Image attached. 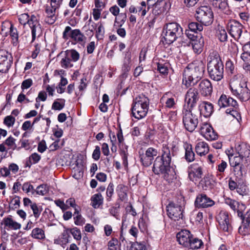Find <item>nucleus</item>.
<instances>
[{"label":"nucleus","instance_id":"39","mask_svg":"<svg viewBox=\"0 0 250 250\" xmlns=\"http://www.w3.org/2000/svg\"><path fill=\"white\" fill-rule=\"evenodd\" d=\"M10 35L12 39L13 44L17 45L18 43L19 35L17 28L13 24L10 25Z\"/></svg>","mask_w":250,"mask_h":250},{"label":"nucleus","instance_id":"5","mask_svg":"<svg viewBox=\"0 0 250 250\" xmlns=\"http://www.w3.org/2000/svg\"><path fill=\"white\" fill-rule=\"evenodd\" d=\"M176 239L179 244L184 248L195 250L201 248L203 243L201 239L193 236L190 231L182 229L176 234Z\"/></svg>","mask_w":250,"mask_h":250},{"label":"nucleus","instance_id":"36","mask_svg":"<svg viewBox=\"0 0 250 250\" xmlns=\"http://www.w3.org/2000/svg\"><path fill=\"white\" fill-rule=\"evenodd\" d=\"M128 146L125 145V147L121 149L120 154L122 157L123 161V165L125 167H127L128 166V160L127 158L128 156Z\"/></svg>","mask_w":250,"mask_h":250},{"label":"nucleus","instance_id":"33","mask_svg":"<svg viewBox=\"0 0 250 250\" xmlns=\"http://www.w3.org/2000/svg\"><path fill=\"white\" fill-rule=\"evenodd\" d=\"M126 20V15L125 13H122L118 15V17L115 19L114 26L121 27L125 23Z\"/></svg>","mask_w":250,"mask_h":250},{"label":"nucleus","instance_id":"46","mask_svg":"<svg viewBox=\"0 0 250 250\" xmlns=\"http://www.w3.org/2000/svg\"><path fill=\"white\" fill-rule=\"evenodd\" d=\"M217 36L221 42H226L228 40V35L224 29H219L217 32Z\"/></svg>","mask_w":250,"mask_h":250},{"label":"nucleus","instance_id":"21","mask_svg":"<svg viewBox=\"0 0 250 250\" xmlns=\"http://www.w3.org/2000/svg\"><path fill=\"white\" fill-rule=\"evenodd\" d=\"M188 173L189 180L192 182H196L203 175V166L197 163H194L190 165Z\"/></svg>","mask_w":250,"mask_h":250},{"label":"nucleus","instance_id":"37","mask_svg":"<svg viewBox=\"0 0 250 250\" xmlns=\"http://www.w3.org/2000/svg\"><path fill=\"white\" fill-rule=\"evenodd\" d=\"M31 236L35 239H43L45 238L44 232L42 229L36 228L32 230Z\"/></svg>","mask_w":250,"mask_h":250},{"label":"nucleus","instance_id":"9","mask_svg":"<svg viewBox=\"0 0 250 250\" xmlns=\"http://www.w3.org/2000/svg\"><path fill=\"white\" fill-rule=\"evenodd\" d=\"M182 114L183 123L185 129L189 132H193L198 124L199 115L194 109L186 108V104L184 106Z\"/></svg>","mask_w":250,"mask_h":250},{"label":"nucleus","instance_id":"55","mask_svg":"<svg viewBox=\"0 0 250 250\" xmlns=\"http://www.w3.org/2000/svg\"><path fill=\"white\" fill-rule=\"evenodd\" d=\"M33 84V81L31 79H27L24 80L21 85V88L22 91L26 89L29 88Z\"/></svg>","mask_w":250,"mask_h":250},{"label":"nucleus","instance_id":"45","mask_svg":"<svg viewBox=\"0 0 250 250\" xmlns=\"http://www.w3.org/2000/svg\"><path fill=\"white\" fill-rule=\"evenodd\" d=\"M20 199L18 196H13L10 203V207L13 209L19 208L21 204Z\"/></svg>","mask_w":250,"mask_h":250},{"label":"nucleus","instance_id":"30","mask_svg":"<svg viewBox=\"0 0 250 250\" xmlns=\"http://www.w3.org/2000/svg\"><path fill=\"white\" fill-rule=\"evenodd\" d=\"M131 54L129 53H127L125 54V57L124 59L123 64L122 66V70L124 74L127 73L131 68Z\"/></svg>","mask_w":250,"mask_h":250},{"label":"nucleus","instance_id":"31","mask_svg":"<svg viewBox=\"0 0 250 250\" xmlns=\"http://www.w3.org/2000/svg\"><path fill=\"white\" fill-rule=\"evenodd\" d=\"M225 203L233 210H237V211L238 209L241 210L245 208V206L244 204H241L240 205L238 202L230 198L226 199Z\"/></svg>","mask_w":250,"mask_h":250},{"label":"nucleus","instance_id":"6","mask_svg":"<svg viewBox=\"0 0 250 250\" xmlns=\"http://www.w3.org/2000/svg\"><path fill=\"white\" fill-rule=\"evenodd\" d=\"M182 34L183 29L178 23L171 22L166 23L163 28L162 41L165 44H170Z\"/></svg>","mask_w":250,"mask_h":250},{"label":"nucleus","instance_id":"32","mask_svg":"<svg viewBox=\"0 0 250 250\" xmlns=\"http://www.w3.org/2000/svg\"><path fill=\"white\" fill-rule=\"evenodd\" d=\"M211 5L216 8L224 10L229 7L228 0H210Z\"/></svg>","mask_w":250,"mask_h":250},{"label":"nucleus","instance_id":"41","mask_svg":"<svg viewBox=\"0 0 250 250\" xmlns=\"http://www.w3.org/2000/svg\"><path fill=\"white\" fill-rule=\"evenodd\" d=\"M200 184L204 190H208L212 188L213 185L209 177L206 176L200 182Z\"/></svg>","mask_w":250,"mask_h":250},{"label":"nucleus","instance_id":"8","mask_svg":"<svg viewBox=\"0 0 250 250\" xmlns=\"http://www.w3.org/2000/svg\"><path fill=\"white\" fill-rule=\"evenodd\" d=\"M19 21L22 25H29L31 30L32 42L35 41L37 37H39L42 35L41 25L35 15H32L30 17L28 14L23 13L19 16Z\"/></svg>","mask_w":250,"mask_h":250},{"label":"nucleus","instance_id":"26","mask_svg":"<svg viewBox=\"0 0 250 250\" xmlns=\"http://www.w3.org/2000/svg\"><path fill=\"white\" fill-rule=\"evenodd\" d=\"M184 148L185 150V159L188 162L190 163L195 160V153L193 151L192 145L190 144L185 143Z\"/></svg>","mask_w":250,"mask_h":250},{"label":"nucleus","instance_id":"15","mask_svg":"<svg viewBox=\"0 0 250 250\" xmlns=\"http://www.w3.org/2000/svg\"><path fill=\"white\" fill-rule=\"evenodd\" d=\"M69 37L80 44H84L87 39L80 29L72 30L70 26H67L65 28L63 32V38L67 39Z\"/></svg>","mask_w":250,"mask_h":250},{"label":"nucleus","instance_id":"64","mask_svg":"<svg viewBox=\"0 0 250 250\" xmlns=\"http://www.w3.org/2000/svg\"><path fill=\"white\" fill-rule=\"evenodd\" d=\"M227 166V162L224 160H221V163L218 164L217 167V170L220 173H223Z\"/></svg>","mask_w":250,"mask_h":250},{"label":"nucleus","instance_id":"29","mask_svg":"<svg viewBox=\"0 0 250 250\" xmlns=\"http://www.w3.org/2000/svg\"><path fill=\"white\" fill-rule=\"evenodd\" d=\"M104 198L100 193L94 194L91 197V205L94 208H98L103 204Z\"/></svg>","mask_w":250,"mask_h":250},{"label":"nucleus","instance_id":"62","mask_svg":"<svg viewBox=\"0 0 250 250\" xmlns=\"http://www.w3.org/2000/svg\"><path fill=\"white\" fill-rule=\"evenodd\" d=\"M75 224L77 226H83L84 223V219L81 214H78L74 217Z\"/></svg>","mask_w":250,"mask_h":250},{"label":"nucleus","instance_id":"40","mask_svg":"<svg viewBox=\"0 0 250 250\" xmlns=\"http://www.w3.org/2000/svg\"><path fill=\"white\" fill-rule=\"evenodd\" d=\"M250 231V225L246 224V222L242 221L241 225L238 229V232L242 236L248 235Z\"/></svg>","mask_w":250,"mask_h":250},{"label":"nucleus","instance_id":"48","mask_svg":"<svg viewBox=\"0 0 250 250\" xmlns=\"http://www.w3.org/2000/svg\"><path fill=\"white\" fill-rule=\"evenodd\" d=\"M15 118L11 115L7 116L5 117L3 124L7 126L10 127L12 126L15 122Z\"/></svg>","mask_w":250,"mask_h":250},{"label":"nucleus","instance_id":"22","mask_svg":"<svg viewBox=\"0 0 250 250\" xmlns=\"http://www.w3.org/2000/svg\"><path fill=\"white\" fill-rule=\"evenodd\" d=\"M215 202L206 194L201 193L198 195L194 202V205L197 208H208L213 206Z\"/></svg>","mask_w":250,"mask_h":250},{"label":"nucleus","instance_id":"23","mask_svg":"<svg viewBox=\"0 0 250 250\" xmlns=\"http://www.w3.org/2000/svg\"><path fill=\"white\" fill-rule=\"evenodd\" d=\"M212 112V104L207 102H203L200 103L198 106V110L196 111V113L199 115V117L203 116L205 117L210 116Z\"/></svg>","mask_w":250,"mask_h":250},{"label":"nucleus","instance_id":"35","mask_svg":"<svg viewBox=\"0 0 250 250\" xmlns=\"http://www.w3.org/2000/svg\"><path fill=\"white\" fill-rule=\"evenodd\" d=\"M127 187L124 184H119L116 188V191L121 199H125L127 197Z\"/></svg>","mask_w":250,"mask_h":250},{"label":"nucleus","instance_id":"24","mask_svg":"<svg viewBox=\"0 0 250 250\" xmlns=\"http://www.w3.org/2000/svg\"><path fill=\"white\" fill-rule=\"evenodd\" d=\"M198 89L201 94L205 97L210 96L212 92V84L208 79H204L200 82Z\"/></svg>","mask_w":250,"mask_h":250},{"label":"nucleus","instance_id":"59","mask_svg":"<svg viewBox=\"0 0 250 250\" xmlns=\"http://www.w3.org/2000/svg\"><path fill=\"white\" fill-rule=\"evenodd\" d=\"M41 160V156L37 153H33L29 157V162L31 164H36Z\"/></svg>","mask_w":250,"mask_h":250},{"label":"nucleus","instance_id":"18","mask_svg":"<svg viewBox=\"0 0 250 250\" xmlns=\"http://www.w3.org/2000/svg\"><path fill=\"white\" fill-rule=\"evenodd\" d=\"M199 99L198 90L194 87L188 89L185 95V103L187 104L186 108L194 109L193 108L196 106Z\"/></svg>","mask_w":250,"mask_h":250},{"label":"nucleus","instance_id":"43","mask_svg":"<svg viewBox=\"0 0 250 250\" xmlns=\"http://www.w3.org/2000/svg\"><path fill=\"white\" fill-rule=\"evenodd\" d=\"M22 190L26 193H31L34 194L35 193L36 190L33 185L29 182H25L22 186Z\"/></svg>","mask_w":250,"mask_h":250},{"label":"nucleus","instance_id":"34","mask_svg":"<svg viewBox=\"0 0 250 250\" xmlns=\"http://www.w3.org/2000/svg\"><path fill=\"white\" fill-rule=\"evenodd\" d=\"M188 30L193 32L194 33H198L203 30V26L202 24L197 22H190L188 25Z\"/></svg>","mask_w":250,"mask_h":250},{"label":"nucleus","instance_id":"20","mask_svg":"<svg viewBox=\"0 0 250 250\" xmlns=\"http://www.w3.org/2000/svg\"><path fill=\"white\" fill-rule=\"evenodd\" d=\"M199 132L207 140L212 141L216 140L218 135L212 126L207 124L204 123L200 126Z\"/></svg>","mask_w":250,"mask_h":250},{"label":"nucleus","instance_id":"10","mask_svg":"<svg viewBox=\"0 0 250 250\" xmlns=\"http://www.w3.org/2000/svg\"><path fill=\"white\" fill-rule=\"evenodd\" d=\"M61 55L62 58L60 61L62 67L68 69L73 66V63L77 62L80 58V54L75 49L66 50L61 52L59 56Z\"/></svg>","mask_w":250,"mask_h":250},{"label":"nucleus","instance_id":"49","mask_svg":"<svg viewBox=\"0 0 250 250\" xmlns=\"http://www.w3.org/2000/svg\"><path fill=\"white\" fill-rule=\"evenodd\" d=\"M16 139L12 136L7 138L4 142V144L8 146L10 148L15 149L17 146L15 144Z\"/></svg>","mask_w":250,"mask_h":250},{"label":"nucleus","instance_id":"42","mask_svg":"<svg viewBox=\"0 0 250 250\" xmlns=\"http://www.w3.org/2000/svg\"><path fill=\"white\" fill-rule=\"evenodd\" d=\"M168 63L158 62L157 63V70L163 75H167L168 73Z\"/></svg>","mask_w":250,"mask_h":250},{"label":"nucleus","instance_id":"17","mask_svg":"<svg viewBox=\"0 0 250 250\" xmlns=\"http://www.w3.org/2000/svg\"><path fill=\"white\" fill-rule=\"evenodd\" d=\"M243 25L239 21L232 20L227 23V30L229 35L235 40L240 39L243 32Z\"/></svg>","mask_w":250,"mask_h":250},{"label":"nucleus","instance_id":"52","mask_svg":"<svg viewBox=\"0 0 250 250\" xmlns=\"http://www.w3.org/2000/svg\"><path fill=\"white\" fill-rule=\"evenodd\" d=\"M129 250H146V249L144 244L135 242L131 245Z\"/></svg>","mask_w":250,"mask_h":250},{"label":"nucleus","instance_id":"56","mask_svg":"<svg viewBox=\"0 0 250 250\" xmlns=\"http://www.w3.org/2000/svg\"><path fill=\"white\" fill-rule=\"evenodd\" d=\"M236 190L238 193L243 196L246 195L248 192V188L245 185H239Z\"/></svg>","mask_w":250,"mask_h":250},{"label":"nucleus","instance_id":"60","mask_svg":"<svg viewBox=\"0 0 250 250\" xmlns=\"http://www.w3.org/2000/svg\"><path fill=\"white\" fill-rule=\"evenodd\" d=\"M140 161L142 165L146 167H147L151 165L152 163L150 160L145 157L144 154L140 155Z\"/></svg>","mask_w":250,"mask_h":250},{"label":"nucleus","instance_id":"51","mask_svg":"<svg viewBox=\"0 0 250 250\" xmlns=\"http://www.w3.org/2000/svg\"><path fill=\"white\" fill-rule=\"evenodd\" d=\"M118 244V240L117 238H112L108 242V250H117V246Z\"/></svg>","mask_w":250,"mask_h":250},{"label":"nucleus","instance_id":"4","mask_svg":"<svg viewBox=\"0 0 250 250\" xmlns=\"http://www.w3.org/2000/svg\"><path fill=\"white\" fill-rule=\"evenodd\" d=\"M207 70L209 77L216 82L224 77V66L219 53L216 50H210L207 58Z\"/></svg>","mask_w":250,"mask_h":250},{"label":"nucleus","instance_id":"2","mask_svg":"<svg viewBox=\"0 0 250 250\" xmlns=\"http://www.w3.org/2000/svg\"><path fill=\"white\" fill-rule=\"evenodd\" d=\"M237 150L238 156L232 155L229 158L234 175L241 179L246 173L245 167L250 163V150L246 145L242 144L238 146Z\"/></svg>","mask_w":250,"mask_h":250},{"label":"nucleus","instance_id":"54","mask_svg":"<svg viewBox=\"0 0 250 250\" xmlns=\"http://www.w3.org/2000/svg\"><path fill=\"white\" fill-rule=\"evenodd\" d=\"M145 154L154 159V157L158 154V151L156 149L150 147L146 149Z\"/></svg>","mask_w":250,"mask_h":250},{"label":"nucleus","instance_id":"53","mask_svg":"<svg viewBox=\"0 0 250 250\" xmlns=\"http://www.w3.org/2000/svg\"><path fill=\"white\" fill-rule=\"evenodd\" d=\"M114 192V185L112 183H110L106 189L107 201H110L111 197Z\"/></svg>","mask_w":250,"mask_h":250},{"label":"nucleus","instance_id":"7","mask_svg":"<svg viewBox=\"0 0 250 250\" xmlns=\"http://www.w3.org/2000/svg\"><path fill=\"white\" fill-rule=\"evenodd\" d=\"M149 104V100L143 94L134 99L131 107L132 116L138 120L146 116Z\"/></svg>","mask_w":250,"mask_h":250},{"label":"nucleus","instance_id":"27","mask_svg":"<svg viewBox=\"0 0 250 250\" xmlns=\"http://www.w3.org/2000/svg\"><path fill=\"white\" fill-rule=\"evenodd\" d=\"M5 227L13 230L19 229L21 228V224L13 220L11 217H5L3 219Z\"/></svg>","mask_w":250,"mask_h":250},{"label":"nucleus","instance_id":"28","mask_svg":"<svg viewBox=\"0 0 250 250\" xmlns=\"http://www.w3.org/2000/svg\"><path fill=\"white\" fill-rule=\"evenodd\" d=\"M196 153L200 155H205L209 151L208 144L204 142H200L198 143L195 147Z\"/></svg>","mask_w":250,"mask_h":250},{"label":"nucleus","instance_id":"12","mask_svg":"<svg viewBox=\"0 0 250 250\" xmlns=\"http://www.w3.org/2000/svg\"><path fill=\"white\" fill-rule=\"evenodd\" d=\"M219 224V229L225 232L231 233L233 227L231 224V218L228 212L222 210L216 217Z\"/></svg>","mask_w":250,"mask_h":250},{"label":"nucleus","instance_id":"3","mask_svg":"<svg viewBox=\"0 0 250 250\" xmlns=\"http://www.w3.org/2000/svg\"><path fill=\"white\" fill-rule=\"evenodd\" d=\"M205 63L202 61L189 64L183 73V83L187 87L196 84L203 77Z\"/></svg>","mask_w":250,"mask_h":250},{"label":"nucleus","instance_id":"44","mask_svg":"<svg viewBox=\"0 0 250 250\" xmlns=\"http://www.w3.org/2000/svg\"><path fill=\"white\" fill-rule=\"evenodd\" d=\"M104 34V28L103 23L101 22L97 23V29L96 31V37L99 40L101 39Z\"/></svg>","mask_w":250,"mask_h":250},{"label":"nucleus","instance_id":"11","mask_svg":"<svg viewBox=\"0 0 250 250\" xmlns=\"http://www.w3.org/2000/svg\"><path fill=\"white\" fill-rule=\"evenodd\" d=\"M196 19L202 24L210 25L213 20V14L211 9L207 6H202L196 10Z\"/></svg>","mask_w":250,"mask_h":250},{"label":"nucleus","instance_id":"1","mask_svg":"<svg viewBox=\"0 0 250 250\" xmlns=\"http://www.w3.org/2000/svg\"><path fill=\"white\" fill-rule=\"evenodd\" d=\"M178 147L173 145L171 147L167 144H163L161 156L156 158L152 168L155 174L160 173L163 175L164 179L168 183H172L176 180V172L170 166L171 157L175 155Z\"/></svg>","mask_w":250,"mask_h":250},{"label":"nucleus","instance_id":"14","mask_svg":"<svg viewBox=\"0 0 250 250\" xmlns=\"http://www.w3.org/2000/svg\"><path fill=\"white\" fill-rule=\"evenodd\" d=\"M217 104L220 108L227 106L232 107V109L231 108H230L227 109L226 111L227 114H229L232 116H234V113L236 112L235 110H233V108L236 109L238 106V103L235 100L225 94H222L220 97Z\"/></svg>","mask_w":250,"mask_h":250},{"label":"nucleus","instance_id":"57","mask_svg":"<svg viewBox=\"0 0 250 250\" xmlns=\"http://www.w3.org/2000/svg\"><path fill=\"white\" fill-rule=\"evenodd\" d=\"M62 103H60L57 101H55L52 105V109L57 110H62L64 106V100H62Z\"/></svg>","mask_w":250,"mask_h":250},{"label":"nucleus","instance_id":"63","mask_svg":"<svg viewBox=\"0 0 250 250\" xmlns=\"http://www.w3.org/2000/svg\"><path fill=\"white\" fill-rule=\"evenodd\" d=\"M195 33H194L191 31H189V30L188 29H186L185 30V35L190 40V42H192L193 40H196V39L199 38L200 36H198L197 35H195Z\"/></svg>","mask_w":250,"mask_h":250},{"label":"nucleus","instance_id":"13","mask_svg":"<svg viewBox=\"0 0 250 250\" xmlns=\"http://www.w3.org/2000/svg\"><path fill=\"white\" fill-rule=\"evenodd\" d=\"M232 94L241 101H247L250 98V90L245 82H241L238 85H230Z\"/></svg>","mask_w":250,"mask_h":250},{"label":"nucleus","instance_id":"38","mask_svg":"<svg viewBox=\"0 0 250 250\" xmlns=\"http://www.w3.org/2000/svg\"><path fill=\"white\" fill-rule=\"evenodd\" d=\"M237 213L241 221L246 222V224L250 225V208L245 214L243 213L242 210H240V209L237 210Z\"/></svg>","mask_w":250,"mask_h":250},{"label":"nucleus","instance_id":"50","mask_svg":"<svg viewBox=\"0 0 250 250\" xmlns=\"http://www.w3.org/2000/svg\"><path fill=\"white\" fill-rule=\"evenodd\" d=\"M69 232H70L73 235L74 239L77 240H80L82 238L81 232L79 229L77 228H74L72 229H70L69 230Z\"/></svg>","mask_w":250,"mask_h":250},{"label":"nucleus","instance_id":"47","mask_svg":"<svg viewBox=\"0 0 250 250\" xmlns=\"http://www.w3.org/2000/svg\"><path fill=\"white\" fill-rule=\"evenodd\" d=\"M31 209L33 211V215L36 218V219H38L39 216H40V214L41 213V212L42 211V208L41 207H39L36 203L32 205L31 208Z\"/></svg>","mask_w":250,"mask_h":250},{"label":"nucleus","instance_id":"19","mask_svg":"<svg viewBox=\"0 0 250 250\" xmlns=\"http://www.w3.org/2000/svg\"><path fill=\"white\" fill-rule=\"evenodd\" d=\"M12 63L11 55L4 49H0V72L6 73Z\"/></svg>","mask_w":250,"mask_h":250},{"label":"nucleus","instance_id":"16","mask_svg":"<svg viewBox=\"0 0 250 250\" xmlns=\"http://www.w3.org/2000/svg\"><path fill=\"white\" fill-rule=\"evenodd\" d=\"M168 217L174 221H178L183 217L184 207L177 204L170 202L167 206Z\"/></svg>","mask_w":250,"mask_h":250},{"label":"nucleus","instance_id":"61","mask_svg":"<svg viewBox=\"0 0 250 250\" xmlns=\"http://www.w3.org/2000/svg\"><path fill=\"white\" fill-rule=\"evenodd\" d=\"M117 138L120 146H123L124 138L123 135V132L121 128H120L117 130L116 133Z\"/></svg>","mask_w":250,"mask_h":250},{"label":"nucleus","instance_id":"25","mask_svg":"<svg viewBox=\"0 0 250 250\" xmlns=\"http://www.w3.org/2000/svg\"><path fill=\"white\" fill-rule=\"evenodd\" d=\"M191 44L192 49L195 53L197 54H200L203 50L204 45V39L202 36L193 40L192 42H190Z\"/></svg>","mask_w":250,"mask_h":250},{"label":"nucleus","instance_id":"58","mask_svg":"<svg viewBox=\"0 0 250 250\" xmlns=\"http://www.w3.org/2000/svg\"><path fill=\"white\" fill-rule=\"evenodd\" d=\"M100 147L99 146H96L95 147V149L94 150L92 155V158L95 161H98L100 159Z\"/></svg>","mask_w":250,"mask_h":250}]
</instances>
